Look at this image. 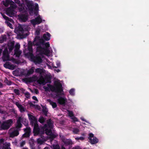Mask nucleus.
Segmentation results:
<instances>
[{
  "label": "nucleus",
  "instance_id": "nucleus-1",
  "mask_svg": "<svg viewBox=\"0 0 149 149\" xmlns=\"http://www.w3.org/2000/svg\"><path fill=\"white\" fill-rule=\"evenodd\" d=\"M33 43L34 45L40 46V47L45 54H47L50 53V51L48 48L49 47V42H48L44 44V40L40 38V37L36 36Z\"/></svg>",
  "mask_w": 149,
  "mask_h": 149
},
{
  "label": "nucleus",
  "instance_id": "nucleus-2",
  "mask_svg": "<svg viewBox=\"0 0 149 149\" xmlns=\"http://www.w3.org/2000/svg\"><path fill=\"white\" fill-rule=\"evenodd\" d=\"M48 87L44 86L43 88L45 89V91H49V89L52 91L54 92L57 93L56 96H58V94L59 93L61 95V92L63 91L62 89V85L59 82L55 83L54 86L51 85L50 84H47Z\"/></svg>",
  "mask_w": 149,
  "mask_h": 149
},
{
  "label": "nucleus",
  "instance_id": "nucleus-3",
  "mask_svg": "<svg viewBox=\"0 0 149 149\" xmlns=\"http://www.w3.org/2000/svg\"><path fill=\"white\" fill-rule=\"evenodd\" d=\"M15 31L18 34V37H19L21 39L25 38L28 35L26 33L28 31L24 30L22 26L20 25H18L15 28Z\"/></svg>",
  "mask_w": 149,
  "mask_h": 149
},
{
  "label": "nucleus",
  "instance_id": "nucleus-4",
  "mask_svg": "<svg viewBox=\"0 0 149 149\" xmlns=\"http://www.w3.org/2000/svg\"><path fill=\"white\" fill-rule=\"evenodd\" d=\"M28 115L29 119L31 121V122L34 123V133L37 135L39 134L40 132V130L38 125L37 123L36 118L34 116L30 114H28Z\"/></svg>",
  "mask_w": 149,
  "mask_h": 149
},
{
  "label": "nucleus",
  "instance_id": "nucleus-5",
  "mask_svg": "<svg viewBox=\"0 0 149 149\" xmlns=\"http://www.w3.org/2000/svg\"><path fill=\"white\" fill-rule=\"evenodd\" d=\"M13 124V120L12 119H9L3 122L0 126V130H8Z\"/></svg>",
  "mask_w": 149,
  "mask_h": 149
},
{
  "label": "nucleus",
  "instance_id": "nucleus-6",
  "mask_svg": "<svg viewBox=\"0 0 149 149\" xmlns=\"http://www.w3.org/2000/svg\"><path fill=\"white\" fill-rule=\"evenodd\" d=\"M20 129L17 128H11L8 130V134L10 137L13 138L17 136L19 134Z\"/></svg>",
  "mask_w": 149,
  "mask_h": 149
},
{
  "label": "nucleus",
  "instance_id": "nucleus-7",
  "mask_svg": "<svg viewBox=\"0 0 149 149\" xmlns=\"http://www.w3.org/2000/svg\"><path fill=\"white\" fill-rule=\"evenodd\" d=\"M38 81L40 84L45 85L47 83H50L51 80L50 78L49 77H44L42 76H41L38 80Z\"/></svg>",
  "mask_w": 149,
  "mask_h": 149
},
{
  "label": "nucleus",
  "instance_id": "nucleus-8",
  "mask_svg": "<svg viewBox=\"0 0 149 149\" xmlns=\"http://www.w3.org/2000/svg\"><path fill=\"white\" fill-rule=\"evenodd\" d=\"M10 52H8L7 48H5L2 52V59L4 61L10 60L9 53Z\"/></svg>",
  "mask_w": 149,
  "mask_h": 149
},
{
  "label": "nucleus",
  "instance_id": "nucleus-9",
  "mask_svg": "<svg viewBox=\"0 0 149 149\" xmlns=\"http://www.w3.org/2000/svg\"><path fill=\"white\" fill-rule=\"evenodd\" d=\"M42 57V55L41 54H38L32 57V58L35 64H40L42 62L41 58Z\"/></svg>",
  "mask_w": 149,
  "mask_h": 149
},
{
  "label": "nucleus",
  "instance_id": "nucleus-10",
  "mask_svg": "<svg viewBox=\"0 0 149 149\" xmlns=\"http://www.w3.org/2000/svg\"><path fill=\"white\" fill-rule=\"evenodd\" d=\"M34 68L32 67L29 70H22L20 71L21 74L26 76H29L32 74L34 72Z\"/></svg>",
  "mask_w": 149,
  "mask_h": 149
},
{
  "label": "nucleus",
  "instance_id": "nucleus-11",
  "mask_svg": "<svg viewBox=\"0 0 149 149\" xmlns=\"http://www.w3.org/2000/svg\"><path fill=\"white\" fill-rule=\"evenodd\" d=\"M25 133L23 134L22 137L28 138L29 137L31 133V129L29 127H27L24 129Z\"/></svg>",
  "mask_w": 149,
  "mask_h": 149
},
{
  "label": "nucleus",
  "instance_id": "nucleus-12",
  "mask_svg": "<svg viewBox=\"0 0 149 149\" xmlns=\"http://www.w3.org/2000/svg\"><path fill=\"white\" fill-rule=\"evenodd\" d=\"M43 130H45V131H44L42 133V134H44V133H45L47 135H50L52 139H54L56 137V135L52 134L51 129H48L47 128H44L43 127Z\"/></svg>",
  "mask_w": 149,
  "mask_h": 149
},
{
  "label": "nucleus",
  "instance_id": "nucleus-13",
  "mask_svg": "<svg viewBox=\"0 0 149 149\" xmlns=\"http://www.w3.org/2000/svg\"><path fill=\"white\" fill-rule=\"evenodd\" d=\"M47 124H45L43 127L44 128H49L52 129L53 128L54 122L51 119L47 120Z\"/></svg>",
  "mask_w": 149,
  "mask_h": 149
},
{
  "label": "nucleus",
  "instance_id": "nucleus-14",
  "mask_svg": "<svg viewBox=\"0 0 149 149\" xmlns=\"http://www.w3.org/2000/svg\"><path fill=\"white\" fill-rule=\"evenodd\" d=\"M3 17L6 20L5 23L10 28L13 29V28L12 26V24L9 22H13V19L9 18L5 15H3Z\"/></svg>",
  "mask_w": 149,
  "mask_h": 149
},
{
  "label": "nucleus",
  "instance_id": "nucleus-15",
  "mask_svg": "<svg viewBox=\"0 0 149 149\" xmlns=\"http://www.w3.org/2000/svg\"><path fill=\"white\" fill-rule=\"evenodd\" d=\"M42 19L40 17V16H38L37 18L33 19L31 20V23L34 26L36 24H39L42 22Z\"/></svg>",
  "mask_w": 149,
  "mask_h": 149
},
{
  "label": "nucleus",
  "instance_id": "nucleus-16",
  "mask_svg": "<svg viewBox=\"0 0 149 149\" xmlns=\"http://www.w3.org/2000/svg\"><path fill=\"white\" fill-rule=\"evenodd\" d=\"M58 102L60 104L65 106L67 100L66 98L64 97H60L57 99Z\"/></svg>",
  "mask_w": 149,
  "mask_h": 149
},
{
  "label": "nucleus",
  "instance_id": "nucleus-17",
  "mask_svg": "<svg viewBox=\"0 0 149 149\" xmlns=\"http://www.w3.org/2000/svg\"><path fill=\"white\" fill-rule=\"evenodd\" d=\"M15 104L18 107L21 112H24L26 111V109L22 104H20L18 102H16Z\"/></svg>",
  "mask_w": 149,
  "mask_h": 149
},
{
  "label": "nucleus",
  "instance_id": "nucleus-18",
  "mask_svg": "<svg viewBox=\"0 0 149 149\" xmlns=\"http://www.w3.org/2000/svg\"><path fill=\"white\" fill-rule=\"evenodd\" d=\"M33 42L31 41H30L28 43V50L29 52L28 53V55H31L32 54L33 49L32 48Z\"/></svg>",
  "mask_w": 149,
  "mask_h": 149
},
{
  "label": "nucleus",
  "instance_id": "nucleus-19",
  "mask_svg": "<svg viewBox=\"0 0 149 149\" xmlns=\"http://www.w3.org/2000/svg\"><path fill=\"white\" fill-rule=\"evenodd\" d=\"M22 119V118L21 117L18 118L17 121L16 127L15 128L19 129V128L22 127V125L21 123V122Z\"/></svg>",
  "mask_w": 149,
  "mask_h": 149
},
{
  "label": "nucleus",
  "instance_id": "nucleus-20",
  "mask_svg": "<svg viewBox=\"0 0 149 149\" xmlns=\"http://www.w3.org/2000/svg\"><path fill=\"white\" fill-rule=\"evenodd\" d=\"M18 16L19 17V19L21 20V21L23 22H25L27 20L28 16L26 14H22L19 15Z\"/></svg>",
  "mask_w": 149,
  "mask_h": 149
},
{
  "label": "nucleus",
  "instance_id": "nucleus-21",
  "mask_svg": "<svg viewBox=\"0 0 149 149\" xmlns=\"http://www.w3.org/2000/svg\"><path fill=\"white\" fill-rule=\"evenodd\" d=\"M15 45L14 41H11L8 43V49L10 52H11L13 49Z\"/></svg>",
  "mask_w": 149,
  "mask_h": 149
},
{
  "label": "nucleus",
  "instance_id": "nucleus-22",
  "mask_svg": "<svg viewBox=\"0 0 149 149\" xmlns=\"http://www.w3.org/2000/svg\"><path fill=\"white\" fill-rule=\"evenodd\" d=\"M4 66L6 68L13 70L15 68V66L11 64L9 62H7L4 65Z\"/></svg>",
  "mask_w": 149,
  "mask_h": 149
},
{
  "label": "nucleus",
  "instance_id": "nucleus-23",
  "mask_svg": "<svg viewBox=\"0 0 149 149\" xmlns=\"http://www.w3.org/2000/svg\"><path fill=\"white\" fill-rule=\"evenodd\" d=\"M6 13L7 15L10 17H12L15 15V13L13 11L10 9L8 8L6 11Z\"/></svg>",
  "mask_w": 149,
  "mask_h": 149
},
{
  "label": "nucleus",
  "instance_id": "nucleus-24",
  "mask_svg": "<svg viewBox=\"0 0 149 149\" xmlns=\"http://www.w3.org/2000/svg\"><path fill=\"white\" fill-rule=\"evenodd\" d=\"M2 149H10V144L9 143H2Z\"/></svg>",
  "mask_w": 149,
  "mask_h": 149
},
{
  "label": "nucleus",
  "instance_id": "nucleus-25",
  "mask_svg": "<svg viewBox=\"0 0 149 149\" xmlns=\"http://www.w3.org/2000/svg\"><path fill=\"white\" fill-rule=\"evenodd\" d=\"M51 36L50 34L48 32L46 34H45L43 35V38L46 40L48 41L50 40V37Z\"/></svg>",
  "mask_w": 149,
  "mask_h": 149
},
{
  "label": "nucleus",
  "instance_id": "nucleus-26",
  "mask_svg": "<svg viewBox=\"0 0 149 149\" xmlns=\"http://www.w3.org/2000/svg\"><path fill=\"white\" fill-rule=\"evenodd\" d=\"M89 141L91 144H94L97 143L98 142V140L96 137H94L93 139L90 138Z\"/></svg>",
  "mask_w": 149,
  "mask_h": 149
},
{
  "label": "nucleus",
  "instance_id": "nucleus-27",
  "mask_svg": "<svg viewBox=\"0 0 149 149\" xmlns=\"http://www.w3.org/2000/svg\"><path fill=\"white\" fill-rule=\"evenodd\" d=\"M47 101L52 105L53 108H55L56 107L57 104L56 102H53L50 99H47Z\"/></svg>",
  "mask_w": 149,
  "mask_h": 149
},
{
  "label": "nucleus",
  "instance_id": "nucleus-28",
  "mask_svg": "<svg viewBox=\"0 0 149 149\" xmlns=\"http://www.w3.org/2000/svg\"><path fill=\"white\" fill-rule=\"evenodd\" d=\"M35 72L36 73H39L40 77L42 76V74L44 72V70L43 69L41 68H37L35 69Z\"/></svg>",
  "mask_w": 149,
  "mask_h": 149
},
{
  "label": "nucleus",
  "instance_id": "nucleus-29",
  "mask_svg": "<svg viewBox=\"0 0 149 149\" xmlns=\"http://www.w3.org/2000/svg\"><path fill=\"white\" fill-rule=\"evenodd\" d=\"M46 120V118H45L43 116H40L38 119V121L42 124H44Z\"/></svg>",
  "mask_w": 149,
  "mask_h": 149
},
{
  "label": "nucleus",
  "instance_id": "nucleus-30",
  "mask_svg": "<svg viewBox=\"0 0 149 149\" xmlns=\"http://www.w3.org/2000/svg\"><path fill=\"white\" fill-rule=\"evenodd\" d=\"M46 140L45 139H37V141L38 143L41 145Z\"/></svg>",
  "mask_w": 149,
  "mask_h": 149
},
{
  "label": "nucleus",
  "instance_id": "nucleus-31",
  "mask_svg": "<svg viewBox=\"0 0 149 149\" xmlns=\"http://www.w3.org/2000/svg\"><path fill=\"white\" fill-rule=\"evenodd\" d=\"M3 3L6 7H8L10 3V0H6L5 1H3Z\"/></svg>",
  "mask_w": 149,
  "mask_h": 149
},
{
  "label": "nucleus",
  "instance_id": "nucleus-32",
  "mask_svg": "<svg viewBox=\"0 0 149 149\" xmlns=\"http://www.w3.org/2000/svg\"><path fill=\"white\" fill-rule=\"evenodd\" d=\"M22 81H23L25 82L26 83H29L32 81L31 79V78H25L24 79H22Z\"/></svg>",
  "mask_w": 149,
  "mask_h": 149
},
{
  "label": "nucleus",
  "instance_id": "nucleus-33",
  "mask_svg": "<svg viewBox=\"0 0 149 149\" xmlns=\"http://www.w3.org/2000/svg\"><path fill=\"white\" fill-rule=\"evenodd\" d=\"M14 54L17 57H19L21 53V52L19 50L14 51Z\"/></svg>",
  "mask_w": 149,
  "mask_h": 149
},
{
  "label": "nucleus",
  "instance_id": "nucleus-34",
  "mask_svg": "<svg viewBox=\"0 0 149 149\" xmlns=\"http://www.w3.org/2000/svg\"><path fill=\"white\" fill-rule=\"evenodd\" d=\"M29 143L31 146H33L34 143V139H31L29 140Z\"/></svg>",
  "mask_w": 149,
  "mask_h": 149
},
{
  "label": "nucleus",
  "instance_id": "nucleus-35",
  "mask_svg": "<svg viewBox=\"0 0 149 149\" xmlns=\"http://www.w3.org/2000/svg\"><path fill=\"white\" fill-rule=\"evenodd\" d=\"M20 46V45L18 44H16L15 46V49L14 51L19 50Z\"/></svg>",
  "mask_w": 149,
  "mask_h": 149
},
{
  "label": "nucleus",
  "instance_id": "nucleus-36",
  "mask_svg": "<svg viewBox=\"0 0 149 149\" xmlns=\"http://www.w3.org/2000/svg\"><path fill=\"white\" fill-rule=\"evenodd\" d=\"M65 143L68 145L71 144H72V141L70 140L67 139L65 141Z\"/></svg>",
  "mask_w": 149,
  "mask_h": 149
},
{
  "label": "nucleus",
  "instance_id": "nucleus-37",
  "mask_svg": "<svg viewBox=\"0 0 149 149\" xmlns=\"http://www.w3.org/2000/svg\"><path fill=\"white\" fill-rule=\"evenodd\" d=\"M4 82L5 83H6L8 85H10L12 84V82L9 81L8 80L7 78H5V79L4 80Z\"/></svg>",
  "mask_w": 149,
  "mask_h": 149
},
{
  "label": "nucleus",
  "instance_id": "nucleus-38",
  "mask_svg": "<svg viewBox=\"0 0 149 149\" xmlns=\"http://www.w3.org/2000/svg\"><path fill=\"white\" fill-rule=\"evenodd\" d=\"M42 111L43 112L44 114L46 116H47V113L48 112V110L46 109L45 108L43 109L42 110Z\"/></svg>",
  "mask_w": 149,
  "mask_h": 149
},
{
  "label": "nucleus",
  "instance_id": "nucleus-39",
  "mask_svg": "<svg viewBox=\"0 0 149 149\" xmlns=\"http://www.w3.org/2000/svg\"><path fill=\"white\" fill-rule=\"evenodd\" d=\"M14 92L17 95H20L19 91V90L17 89H15L14 90Z\"/></svg>",
  "mask_w": 149,
  "mask_h": 149
},
{
  "label": "nucleus",
  "instance_id": "nucleus-40",
  "mask_svg": "<svg viewBox=\"0 0 149 149\" xmlns=\"http://www.w3.org/2000/svg\"><path fill=\"white\" fill-rule=\"evenodd\" d=\"M79 131V130L77 128H75L73 130V132L75 134H77Z\"/></svg>",
  "mask_w": 149,
  "mask_h": 149
},
{
  "label": "nucleus",
  "instance_id": "nucleus-41",
  "mask_svg": "<svg viewBox=\"0 0 149 149\" xmlns=\"http://www.w3.org/2000/svg\"><path fill=\"white\" fill-rule=\"evenodd\" d=\"M68 112L69 115L70 117H72V116H74L73 113L72 111H68Z\"/></svg>",
  "mask_w": 149,
  "mask_h": 149
},
{
  "label": "nucleus",
  "instance_id": "nucleus-42",
  "mask_svg": "<svg viewBox=\"0 0 149 149\" xmlns=\"http://www.w3.org/2000/svg\"><path fill=\"white\" fill-rule=\"evenodd\" d=\"M26 142L25 141H23L20 143V147H22L25 144Z\"/></svg>",
  "mask_w": 149,
  "mask_h": 149
},
{
  "label": "nucleus",
  "instance_id": "nucleus-43",
  "mask_svg": "<svg viewBox=\"0 0 149 149\" xmlns=\"http://www.w3.org/2000/svg\"><path fill=\"white\" fill-rule=\"evenodd\" d=\"M74 89H71L69 91L70 94L72 95H74Z\"/></svg>",
  "mask_w": 149,
  "mask_h": 149
},
{
  "label": "nucleus",
  "instance_id": "nucleus-44",
  "mask_svg": "<svg viewBox=\"0 0 149 149\" xmlns=\"http://www.w3.org/2000/svg\"><path fill=\"white\" fill-rule=\"evenodd\" d=\"M53 149H60V147L58 145H56L53 146Z\"/></svg>",
  "mask_w": 149,
  "mask_h": 149
},
{
  "label": "nucleus",
  "instance_id": "nucleus-45",
  "mask_svg": "<svg viewBox=\"0 0 149 149\" xmlns=\"http://www.w3.org/2000/svg\"><path fill=\"white\" fill-rule=\"evenodd\" d=\"M40 30H37L35 32V35L36 36H38L40 35Z\"/></svg>",
  "mask_w": 149,
  "mask_h": 149
},
{
  "label": "nucleus",
  "instance_id": "nucleus-46",
  "mask_svg": "<svg viewBox=\"0 0 149 149\" xmlns=\"http://www.w3.org/2000/svg\"><path fill=\"white\" fill-rule=\"evenodd\" d=\"M25 95L26 96V97L27 98H29L30 97V94L28 92H26L25 93Z\"/></svg>",
  "mask_w": 149,
  "mask_h": 149
},
{
  "label": "nucleus",
  "instance_id": "nucleus-47",
  "mask_svg": "<svg viewBox=\"0 0 149 149\" xmlns=\"http://www.w3.org/2000/svg\"><path fill=\"white\" fill-rule=\"evenodd\" d=\"M3 140L2 139L0 140V149L2 148V143H3Z\"/></svg>",
  "mask_w": 149,
  "mask_h": 149
},
{
  "label": "nucleus",
  "instance_id": "nucleus-48",
  "mask_svg": "<svg viewBox=\"0 0 149 149\" xmlns=\"http://www.w3.org/2000/svg\"><path fill=\"white\" fill-rule=\"evenodd\" d=\"M29 12L31 15H32L33 14V9H30Z\"/></svg>",
  "mask_w": 149,
  "mask_h": 149
},
{
  "label": "nucleus",
  "instance_id": "nucleus-49",
  "mask_svg": "<svg viewBox=\"0 0 149 149\" xmlns=\"http://www.w3.org/2000/svg\"><path fill=\"white\" fill-rule=\"evenodd\" d=\"M75 139L77 140H79V139L81 140H84V138L83 137H80L79 138H76Z\"/></svg>",
  "mask_w": 149,
  "mask_h": 149
},
{
  "label": "nucleus",
  "instance_id": "nucleus-50",
  "mask_svg": "<svg viewBox=\"0 0 149 149\" xmlns=\"http://www.w3.org/2000/svg\"><path fill=\"white\" fill-rule=\"evenodd\" d=\"M93 136L94 135L93 134L90 133L89 134V137H88V139H89L90 140V138L92 139V138H94V137H93Z\"/></svg>",
  "mask_w": 149,
  "mask_h": 149
},
{
  "label": "nucleus",
  "instance_id": "nucleus-51",
  "mask_svg": "<svg viewBox=\"0 0 149 149\" xmlns=\"http://www.w3.org/2000/svg\"><path fill=\"white\" fill-rule=\"evenodd\" d=\"M14 0L15 1V2L16 3L18 4H19L20 3V1L19 0Z\"/></svg>",
  "mask_w": 149,
  "mask_h": 149
},
{
  "label": "nucleus",
  "instance_id": "nucleus-52",
  "mask_svg": "<svg viewBox=\"0 0 149 149\" xmlns=\"http://www.w3.org/2000/svg\"><path fill=\"white\" fill-rule=\"evenodd\" d=\"M32 98L33 100H36L37 101H38V99L35 96H33Z\"/></svg>",
  "mask_w": 149,
  "mask_h": 149
},
{
  "label": "nucleus",
  "instance_id": "nucleus-53",
  "mask_svg": "<svg viewBox=\"0 0 149 149\" xmlns=\"http://www.w3.org/2000/svg\"><path fill=\"white\" fill-rule=\"evenodd\" d=\"M38 8V5L37 4H36V7H35V9L36 10H37Z\"/></svg>",
  "mask_w": 149,
  "mask_h": 149
},
{
  "label": "nucleus",
  "instance_id": "nucleus-54",
  "mask_svg": "<svg viewBox=\"0 0 149 149\" xmlns=\"http://www.w3.org/2000/svg\"><path fill=\"white\" fill-rule=\"evenodd\" d=\"M72 119L74 121H77V118L75 117H74L73 118H72Z\"/></svg>",
  "mask_w": 149,
  "mask_h": 149
},
{
  "label": "nucleus",
  "instance_id": "nucleus-55",
  "mask_svg": "<svg viewBox=\"0 0 149 149\" xmlns=\"http://www.w3.org/2000/svg\"><path fill=\"white\" fill-rule=\"evenodd\" d=\"M60 65V64L59 63H58L57 64V66H53L54 68H57L58 67H59Z\"/></svg>",
  "mask_w": 149,
  "mask_h": 149
},
{
  "label": "nucleus",
  "instance_id": "nucleus-56",
  "mask_svg": "<svg viewBox=\"0 0 149 149\" xmlns=\"http://www.w3.org/2000/svg\"><path fill=\"white\" fill-rule=\"evenodd\" d=\"M2 38H3V41L5 40H6V38L5 36L3 37Z\"/></svg>",
  "mask_w": 149,
  "mask_h": 149
},
{
  "label": "nucleus",
  "instance_id": "nucleus-57",
  "mask_svg": "<svg viewBox=\"0 0 149 149\" xmlns=\"http://www.w3.org/2000/svg\"><path fill=\"white\" fill-rule=\"evenodd\" d=\"M4 113V111L1 109H0V113Z\"/></svg>",
  "mask_w": 149,
  "mask_h": 149
},
{
  "label": "nucleus",
  "instance_id": "nucleus-58",
  "mask_svg": "<svg viewBox=\"0 0 149 149\" xmlns=\"http://www.w3.org/2000/svg\"><path fill=\"white\" fill-rule=\"evenodd\" d=\"M2 52V49H0V56H1V54Z\"/></svg>",
  "mask_w": 149,
  "mask_h": 149
},
{
  "label": "nucleus",
  "instance_id": "nucleus-59",
  "mask_svg": "<svg viewBox=\"0 0 149 149\" xmlns=\"http://www.w3.org/2000/svg\"><path fill=\"white\" fill-rule=\"evenodd\" d=\"M35 92L37 94L38 93V90H36V91H35Z\"/></svg>",
  "mask_w": 149,
  "mask_h": 149
},
{
  "label": "nucleus",
  "instance_id": "nucleus-60",
  "mask_svg": "<svg viewBox=\"0 0 149 149\" xmlns=\"http://www.w3.org/2000/svg\"><path fill=\"white\" fill-rule=\"evenodd\" d=\"M3 87L2 84L1 83H0V87Z\"/></svg>",
  "mask_w": 149,
  "mask_h": 149
},
{
  "label": "nucleus",
  "instance_id": "nucleus-61",
  "mask_svg": "<svg viewBox=\"0 0 149 149\" xmlns=\"http://www.w3.org/2000/svg\"><path fill=\"white\" fill-rule=\"evenodd\" d=\"M31 149H35V147L32 146H31Z\"/></svg>",
  "mask_w": 149,
  "mask_h": 149
},
{
  "label": "nucleus",
  "instance_id": "nucleus-62",
  "mask_svg": "<svg viewBox=\"0 0 149 149\" xmlns=\"http://www.w3.org/2000/svg\"><path fill=\"white\" fill-rule=\"evenodd\" d=\"M74 149H81L80 148H79L75 147V148H74Z\"/></svg>",
  "mask_w": 149,
  "mask_h": 149
},
{
  "label": "nucleus",
  "instance_id": "nucleus-63",
  "mask_svg": "<svg viewBox=\"0 0 149 149\" xmlns=\"http://www.w3.org/2000/svg\"><path fill=\"white\" fill-rule=\"evenodd\" d=\"M61 149H65V148L63 146H62Z\"/></svg>",
  "mask_w": 149,
  "mask_h": 149
},
{
  "label": "nucleus",
  "instance_id": "nucleus-64",
  "mask_svg": "<svg viewBox=\"0 0 149 149\" xmlns=\"http://www.w3.org/2000/svg\"><path fill=\"white\" fill-rule=\"evenodd\" d=\"M44 149H48L47 147H46Z\"/></svg>",
  "mask_w": 149,
  "mask_h": 149
}]
</instances>
